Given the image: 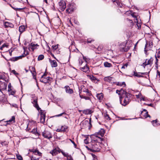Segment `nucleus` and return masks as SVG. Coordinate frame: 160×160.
Here are the masks:
<instances>
[{"instance_id":"26","label":"nucleus","mask_w":160,"mask_h":160,"mask_svg":"<svg viewBox=\"0 0 160 160\" xmlns=\"http://www.w3.org/2000/svg\"><path fill=\"white\" fill-rule=\"evenodd\" d=\"M31 152H32L33 153H35V154H38L39 156L40 155V153L37 150L34 149V150H31Z\"/></svg>"},{"instance_id":"19","label":"nucleus","mask_w":160,"mask_h":160,"mask_svg":"<svg viewBox=\"0 0 160 160\" xmlns=\"http://www.w3.org/2000/svg\"><path fill=\"white\" fill-rule=\"evenodd\" d=\"M74 9V8L73 7V6L72 5H70L68 7V8L67 9H66L67 12H68L69 13H70L71 12L73 11Z\"/></svg>"},{"instance_id":"59","label":"nucleus","mask_w":160,"mask_h":160,"mask_svg":"<svg viewBox=\"0 0 160 160\" xmlns=\"http://www.w3.org/2000/svg\"><path fill=\"white\" fill-rule=\"evenodd\" d=\"M31 160H39V158H35L32 157L31 158Z\"/></svg>"},{"instance_id":"2","label":"nucleus","mask_w":160,"mask_h":160,"mask_svg":"<svg viewBox=\"0 0 160 160\" xmlns=\"http://www.w3.org/2000/svg\"><path fill=\"white\" fill-rule=\"evenodd\" d=\"M125 97L124 98V99L123 100V102H122V98L120 97V101L121 104L123 106H125L127 104H128L131 101L130 99L131 94L129 93L125 92Z\"/></svg>"},{"instance_id":"47","label":"nucleus","mask_w":160,"mask_h":160,"mask_svg":"<svg viewBox=\"0 0 160 160\" xmlns=\"http://www.w3.org/2000/svg\"><path fill=\"white\" fill-rule=\"evenodd\" d=\"M78 61L80 65H81L83 63V61L81 58H79L78 59Z\"/></svg>"},{"instance_id":"43","label":"nucleus","mask_w":160,"mask_h":160,"mask_svg":"<svg viewBox=\"0 0 160 160\" xmlns=\"http://www.w3.org/2000/svg\"><path fill=\"white\" fill-rule=\"evenodd\" d=\"M94 41L93 39H91V38H88L87 39V42L88 43H91Z\"/></svg>"},{"instance_id":"12","label":"nucleus","mask_w":160,"mask_h":160,"mask_svg":"<svg viewBox=\"0 0 160 160\" xmlns=\"http://www.w3.org/2000/svg\"><path fill=\"white\" fill-rule=\"evenodd\" d=\"M29 69L31 73L33 76V78L35 79H36V72L35 71V68L34 67H30Z\"/></svg>"},{"instance_id":"30","label":"nucleus","mask_w":160,"mask_h":160,"mask_svg":"<svg viewBox=\"0 0 160 160\" xmlns=\"http://www.w3.org/2000/svg\"><path fill=\"white\" fill-rule=\"evenodd\" d=\"M31 46H32V49L33 50H34L35 48V47L37 46L39 47V45H38L37 44H35L34 43H32L31 44Z\"/></svg>"},{"instance_id":"60","label":"nucleus","mask_w":160,"mask_h":160,"mask_svg":"<svg viewBox=\"0 0 160 160\" xmlns=\"http://www.w3.org/2000/svg\"><path fill=\"white\" fill-rule=\"evenodd\" d=\"M157 76H159L160 78V72L158 70L157 71Z\"/></svg>"},{"instance_id":"1","label":"nucleus","mask_w":160,"mask_h":160,"mask_svg":"<svg viewBox=\"0 0 160 160\" xmlns=\"http://www.w3.org/2000/svg\"><path fill=\"white\" fill-rule=\"evenodd\" d=\"M101 141H99L98 139L93 138L91 142L89 145V148L88 146H86V148L88 150L92 152H99L100 150L101 147L100 143Z\"/></svg>"},{"instance_id":"41","label":"nucleus","mask_w":160,"mask_h":160,"mask_svg":"<svg viewBox=\"0 0 160 160\" xmlns=\"http://www.w3.org/2000/svg\"><path fill=\"white\" fill-rule=\"evenodd\" d=\"M104 117L105 118L107 119L110 120L111 118L109 116V115L107 113H105L104 115Z\"/></svg>"},{"instance_id":"15","label":"nucleus","mask_w":160,"mask_h":160,"mask_svg":"<svg viewBox=\"0 0 160 160\" xmlns=\"http://www.w3.org/2000/svg\"><path fill=\"white\" fill-rule=\"evenodd\" d=\"M65 88L66 93L69 94H72L73 93V90L72 89L70 88L69 86H65Z\"/></svg>"},{"instance_id":"29","label":"nucleus","mask_w":160,"mask_h":160,"mask_svg":"<svg viewBox=\"0 0 160 160\" xmlns=\"http://www.w3.org/2000/svg\"><path fill=\"white\" fill-rule=\"evenodd\" d=\"M83 90L84 92H87V95L90 96L91 95V93L89 92V91L88 89L84 88L83 89Z\"/></svg>"},{"instance_id":"3","label":"nucleus","mask_w":160,"mask_h":160,"mask_svg":"<svg viewBox=\"0 0 160 160\" xmlns=\"http://www.w3.org/2000/svg\"><path fill=\"white\" fill-rule=\"evenodd\" d=\"M105 132V131L103 129L101 128L99 132L95 133L94 134L92 135V136L94 137V138L98 139L99 141H101L102 138L101 137L99 136V135L101 137H102L103 136Z\"/></svg>"},{"instance_id":"61","label":"nucleus","mask_w":160,"mask_h":160,"mask_svg":"<svg viewBox=\"0 0 160 160\" xmlns=\"http://www.w3.org/2000/svg\"><path fill=\"white\" fill-rule=\"evenodd\" d=\"M10 92L11 94L12 95H14L15 93V92L14 91H12V90Z\"/></svg>"},{"instance_id":"25","label":"nucleus","mask_w":160,"mask_h":160,"mask_svg":"<svg viewBox=\"0 0 160 160\" xmlns=\"http://www.w3.org/2000/svg\"><path fill=\"white\" fill-rule=\"evenodd\" d=\"M104 65L105 67H110L112 66V64L110 63H108V62H105L104 63Z\"/></svg>"},{"instance_id":"64","label":"nucleus","mask_w":160,"mask_h":160,"mask_svg":"<svg viewBox=\"0 0 160 160\" xmlns=\"http://www.w3.org/2000/svg\"><path fill=\"white\" fill-rule=\"evenodd\" d=\"M44 58V56L43 55H41V60H42Z\"/></svg>"},{"instance_id":"23","label":"nucleus","mask_w":160,"mask_h":160,"mask_svg":"<svg viewBox=\"0 0 160 160\" xmlns=\"http://www.w3.org/2000/svg\"><path fill=\"white\" fill-rule=\"evenodd\" d=\"M25 27L24 26H21L19 27V30L20 32L22 33L25 31Z\"/></svg>"},{"instance_id":"10","label":"nucleus","mask_w":160,"mask_h":160,"mask_svg":"<svg viewBox=\"0 0 160 160\" xmlns=\"http://www.w3.org/2000/svg\"><path fill=\"white\" fill-rule=\"evenodd\" d=\"M88 78L90 79L92 82L97 83L99 81V80L97 79L96 77H94L92 75H88L87 76Z\"/></svg>"},{"instance_id":"11","label":"nucleus","mask_w":160,"mask_h":160,"mask_svg":"<svg viewBox=\"0 0 160 160\" xmlns=\"http://www.w3.org/2000/svg\"><path fill=\"white\" fill-rule=\"evenodd\" d=\"M7 84L4 82H0V91L5 90L7 89Z\"/></svg>"},{"instance_id":"39","label":"nucleus","mask_w":160,"mask_h":160,"mask_svg":"<svg viewBox=\"0 0 160 160\" xmlns=\"http://www.w3.org/2000/svg\"><path fill=\"white\" fill-rule=\"evenodd\" d=\"M91 155L93 157L92 160H98L96 156L92 153L91 154Z\"/></svg>"},{"instance_id":"55","label":"nucleus","mask_w":160,"mask_h":160,"mask_svg":"<svg viewBox=\"0 0 160 160\" xmlns=\"http://www.w3.org/2000/svg\"><path fill=\"white\" fill-rule=\"evenodd\" d=\"M128 66V64H125L124 65L122 66L121 68L122 69V68H127Z\"/></svg>"},{"instance_id":"14","label":"nucleus","mask_w":160,"mask_h":160,"mask_svg":"<svg viewBox=\"0 0 160 160\" xmlns=\"http://www.w3.org/2000/svg\"><path fill=\"white\" fill-rule=\"evenodd\" d=\"M148 45L150 47V48H152L153 46L152 42H146V44L145 46V47L144 48V50L145 53L146 54V52H147V50L146 49V47Z\"/></svg>"},{"instance_id":"17","label":"nucleus","mask_w":160,"mask_h":160,"mask_svg":"<svg viewBox=\"0 0 160 160\" xmlns=\"http://www.w3.org/2000/svg\"><path fill=\"white\" fill-rule=\"evenodd\" d=\"M92 112H93L89 109L84 110L83 111V113L86 115L90 114Z\"/></svg>"},{"instance_id":"38","label":"nucleus","mask_w":160,"mask_h":160,"mask_svg":"<svg viewBox=\"0 0 160 160\" xmlns=\"http://www.w3.org/2000/svg\"><path fill=\"white\" fill-rule=\"evenodd\" d=\"M152 124L154 126H156L157 125V121L156 120H154L152 122Z\"/></svg>"},{"instance_id":"33","label":"nucleus","mask_w":160,"mask_h":160,"mask_svg":"<svg viewBox=\"0 0 160 160\" xmlns=\"http://www.w3.org/2000/svg\"><path fill=\"white\" fill-rule=\"evenodd\" d=\"M117 85L120 86H123L124 87H125L126 86V84L124 82H118Z\"/></svg>"},{"instance_id":"20","label":"nucleus","mask_w":160,"mask_h":160,"mask_svg":"<svg viewBox=\"0 0 160 160\" xmlns=\"http://www.w3.org/2000/svg\"><path fill=\"white\" fill-rule=\"evenodd\" d=\"M4 25L5 27L13 28L14 25L12 23L8 22H5Z\"/></svg>"},{"instance_id":"8","label":"nucleus","mask_w":160,"mask_h":160,"mask_svg":"<svg viewBox=\"0 0 160 160\" xmlns=\"http://www.w3.org/2000/svg\"><path fill=\"white\" fill-rule=\"evenodd\" d=\"M60 9L62 11H64L66 8V3L63 0L61 1L59 3Z\"/></svg>"},{"instance_id":"54","label":"nucleus","mask_w":160,"mask_h":160,"mask_svg":"<svg viewBox=\"0 0 160 160\" xmlns=\"http://www.w3.org/2000/svg\"><path fill=\"white\" fill-rule=\"evenodd\" d=\"M83 98H84V99H85V100H90V98L89 97H83Z\"/></svg>"},{"instance_id":"34","label":"nucleus","mask_w":160,"mask_h":160,"mask_svg":"<svg viewBox=\"0 0 160 160\" xmlns=\"http://www.w3.org/2000/svg\"><path fill=\"white\" fill-rule=\"evenodd\" d=\"M61 128L62 129L63 131H66L68 128V127L64 125L61 126Z\"/></svg>"},{"instance_id":"9","label":"nucleus","mask_w":160,"mask_h":160,"mask_svg":"<svg viewBox=\"0 0 160 160\" xmlns=\"http://www.w3.org/2000/svg\"><path fill=\"white\" fill-rule=\"evenodd\" d=\"M41 123H44L45 121L46 112L41 109Z\"/></svg>"},{"instance_id":"32","label":"nucleus","mask_w":160,"mask_h":160,"mask_svg":"<svg viewBox=\"0 0 160 160\" xmlns=\"http://www.w3.org/2000/svg\"><path fill=\"white\" fill-rule=\"evenodd\" d=\"M60 152H61V153L62 154L64 157H66L67 158V157L68 156L69 154L67 152H64L63 151H61V150Z\"/></svg>"},{"instance_id":"4","label":"nucleus","mask_w":160,"mask_h":160,"mask_svg":"<svg viewBox=\"0 0 160 160\" xmlns=\"http://www.w3.org/2000/svg\"><path fill=\"white\" fill-rule=\"evenodd\" d=\"M52 80V78L47 76L46 72H45L41 77V82L45 83H50Z\"/></svg>"},{"instance_id":"57","label":"nucleus","mask_w":160,"mask_h":160,"mask_svg":"<svg viewBox=\"0 0 160 160\" xmlns=\"http://www.w3.org/2000/svg\"><path fill=\"white\" fill-rule=\"evenodd\" d=\"M56 131L57 132H61L62 131V129L61 128V129L58 128L57 129Z\"/></svg>"},{"instance_id":"36","label":"nucleus","mask_w":160,"mask_h":160,"mask_svg":"<svg viewBox=\"0 0 160 160\" xmlns=\"http://www.w3.org/2000/svg\"><path fill=\"white\" fill-rule=\"evenodd\" d=\"M82 69L83 70V72H86L88 70L89 68L87 66H85L82 68Z\"/></svg>"},{"instance_id":"46","label":"nucleus","mask_w":160,"mask_h":160,"mask_svg":"<svg viewBox=\"0 0 160 160\" xmlns=\"http://www.w3.org/2000/svg\"><path fill=\"white\" fill-rule=\"evenodd\" d=\"M135 96L137 98H140L142 96V94L140 92H139L138 95H136Z\"/></svg>"},{"instance_id":"7","label":"nucleus","mask_w":160,"mask_h":160,"mask_svg":"<svg viewBox=\"0 0 160 160\" xmlns=\"http://www.w3.org/2000/svg\"><path fill=\"white\" fill-rule=\"evenodd\" d=\"M60 151L61 150L59 148H55L53 150L51 151L50 152V153H51L52 156H55L58 154V153H60Z\"/></svg>"},{"instance_id":"37","label":"nucleus","mask_w":160,"mask_h":160,"mask_svg":"<svg viewBox=\"0 0 160 160\" xmlns=\"http://www.w3.org/2000/svg\"><path fill=\"white\" fill-rule=\"evenodd\" d=\"M66 113L65 112H63L60 114H58V115H56L55 116H54L53 117H60V116H62V115H66Z\"/></svg>"},{"instance_id":"44","label":"nucleus","mask_w":160,"mask_h":160,"mask_svg":"<svg viewBox=\"0 0 160 160\" xmlns=\"http://www.w3.org/2000/svg\"><path fill=\"white\" fill-rule=\"evenodd\" d=\"M8 142L7 141H4L1 142L2 146H6L8 145Z\"/></svg>"},{"instance_id":"62","label":"nucleus","mask_w":160,"mask_h":160,"mask_svg":"<svg viewBox=\"0 0 160 160\" xmlns=\"http://www.w3.org/2000/svg\"><path fill=\"white\" fill-rule=\"evenodd\" d=\"M140 101H145V99L144 98L142 97H140Z\"/></svg>"},{"instance_id":"21","label":"nucleus","mask_w":160,"mask_h":160,"mask_svg":"<svg viewBox=\"0 0 160 160\" xmlns=\"http://www.w3.org/2000/svg\"><path fill=\"white\" fill-rule=\"evenodd\" d=\"M112 78L110 76H108L105 77L104 78V80L105 81L108 82H111L112 81Z\"/></svg>"},{"instance_id":"58","label":"nucleus","mask_w":160,"mask_h":160,"mask_svg":"<svg viewBox=\"0 0 160 160\" xmlns=\"http://www.w3.org/2000/svg\"><path fill=\"white\" fill-rule=\"evenodd\" d=\"M157 56L158 58H160V51L158 52H157Z\"/></svg>"},{"instance_id":"52","label":"nucleus","mask_w":160,"mask_h":160,"mask_svg":"<svg viewBox=\"0 0 160 160\" xmlns=\"http://www.w3.org/2000/svg\"><path fill=\"white\" fill-rule=\"evenodd\" d=\"M102 48V47L101 46H98L97 48V49L98 51H101Z\"/></svg>"},{"instance_id":"28","label":"nucleus","mask_w":160,"mask_h":160,"mask_svg":"<svg viewBox=\"0 0 160 160\" xmlns=\"http://www.w3.org/2000/svg\"><path fill=\"white\" fill-rule=\"evenodd\" d=\"M130 47V46L129 47L127 46V47L126 48H122V51L124 52H127L129 49Z\"/></svg>"},{"instance_id":"18","label":"nucleus","mask_w":160,"mask_h":160,"mask_svg":"<svg viewBox=\"0 0 160 160\" xmlns=\"http://www.w3.org/2000/svg\"><path fill=\"white\" fill-rule=\"evenodd\" d=\"M147 73L146 72H142V73H138L137 72H134V75L135 76L138 77H142V76L140 74H141L143 75H147Z\"/></svg>"},{"instance_id":"6","label":"nucleus","mask_w":160,"mask_h":160,"mask_svg":"<svg viewBox=\"0 0 160 160\" xmlns=\"http://www.w3.org/2000/svg\"><path fill=\"white\" fill-rule=\"evenodd\" d=\"M42 135L45 138L49 139L52 138V136L50 132L47 131H44V132H42Z\"/></svg>"},{"instance_id":"35","label":"nucleus","mask_w":160,"mask_h":160,"mask_svg":"<svg viewBox=\"0 0 160 160\" xmlns=\"http://www.w3.org/2000/svg\"><path fill=\"white\" fill-rule=\"evenodd\" d=\"M58 44H57V45H52V48L54 50V51H55L58 48Z\"/></svg>"},{"instance_id":"51","label":"nucleus","mask_w":160,"mask_h":160,"mask_svg":"<svg viewBox=\"0 0 160 160\" xmlns=\"http://www.w3.org/2000/svg\"><path fill=\"white\" fill-rule=\"evenodd\" d=\"M147 65V64L146 63V61H145V62L143 63V64L141 65V66L143 67L144 68H145V67Z\"/></svg>"},{"instance_id":"63","label":"nucleus","mask_w":160,"mask_h":160,"mask_svg":"<svg viewBox=\"0 0 160 160\" xmlns=\"http://www.w3.org/2000/svg\"><path fill=\"white\" fill-rule=\"evenodd\" d=\"M121 91H122V90L119 91L118 90H117L116 91V93H117L119 95V94H120L119 92H121Z\"/></svg>"},{"instance_id":"49","label":"nucleus","mask_w":160,"mask_h":160,"mask_svg":"<svg viewBox=\"0 0 160 160\" xmlns=\"http://www.w3.org/2000/svg\"><path fill=\"white\" fill-rule=\"evenodd\" d=\"M4 74H0V79H3L4 78Z\"/></svg>"},{"instance_id":"16","label":"nucleus","mask_w":160,"mask_h":160,"mask_svg":"<svg viewBox=\"0 0 160 160\" xmlns=\"http://www.w3.org/2000/svg\"><path fill=\"white\" fill-rule=\"evenodd\" d=\"M49 62L50 63L51 66L52 67H56L57 66V63L55 60H52L49 59Z\"/></svg>"},{"instance_id":"24","label":"nucleus","mask_w":160,"mask_h":160,"mask_svg":"<svg viewBox=\"0 0 160 160\" xmlns=\"http://www.w3.org/2000/svg\"><path fill=\"white\" fill-rule=\"evenodd\" d=\"M146 63L147 65H151L152 64V59L151 58L149 60L146 59Z\"/></svg>"},{"instance_id":"50","label":"nucleus","mask_w":160,"mask_h":160,"mask_svg":"<svg viewBox=\"0 0 160 160\" xmlns=\"http://www.w3.org/2000/svg\"><path fill=\"white\" fill-rule=\"evenodd\" d=\"M69 140L74 145V146L75 147V148H76V147L77 146V145L76 144H75V142L73 141H72V140L71 139H69Z\"/></svg>"},{"instance_id":"31","label":"nucleus","mask_w":160,"mask_h":160,"mask_svg":"<svg viewBox=\"0 0 160 160\" xmlns=\"http://www.w3.org/2000/svg\"><path fill=\"white\" fill-rule=\"evenodd\" d=\"M15 119V118L14 116H12V118L10 119L8 121H7V124H9V122H11L12 121H13L14 122V120Z\"/></svg>"},{"instance_id":"13","label":"nucleus","mask_w":160,"mask_h":160,"mask_svg":"<svg viewBox=\"0 0 160 160\" xmlns=\"http://www.w3.org/2000/svg\"><path fill=\"white\" fill-rule=\"evenodd\" d=\"M23 57V55H21L18 57H12L11 58H10L9 60L11 61L12 62H15L17 61L19 59H21L22 58V57Z\"/></svg>"},{"instance_id":"40","label":"nucleus","mask_w":160,"mask_h":160,"mask_svg":"<svg viewBox=\"0 0 160 160\" xmlns=\"http://www.w3.org/2000/svg\"><path fill=\"white\" fill-rule=\"evenodd\" d=\"M17 158V159L19 160H22V157L19 154L17 155H16Z\"/></svg>"},{"instance_id":"5","label":"nucleus","mask_w":160,"mask_h":160,"mask_svg":"<svg viewBox=\"0 0 160 160\" xmlns=\"http://www.w3.org/2000/svg\"><path fill=\"white\" fill-rule=\"evenodd\" d=\"M31 97L33 98V100L32 101V103L33 104L34 106L37 109L39 113V109L40 108L38 104L37 103V98L36 97L35 94H32L31 95Z\"/></svg>"},{"instance_id":"42","label":"nucleus","mask_w":160,"mask_h":160,"mask_svg":"<svg viewBox=\"0 0 160 160\" xmlns=\"http://www.w3.org/2000/svg\"><path fill=\"white\" fill-rule=\"evenodd\" d=\"M126 45V43H123L120 45V50L122 51V48H125Z\"/></svg>"},{"instance_id":"27","label":"nucleus","mask_w":160,"mask_h":160,"mask_svg":"<svg viewBox=\"0 0 160 160\" xmlns=\"http://www.w3.org/2000/svg\"><path fill=\"white\" fill-rule=\"evenodd\" d=\"M144 112H145V117L146 118H147L148 117H150V116L148 114V112L147 111V110L145 109H144L142 112L141 114H142Z\"/></svg>"},{"instance_id":"56","label":"nucleus","mask_w":160,"mask_h":160,"mask_svg":"<svg viewBox=\"0 0 160 160\" xmlns=\"http://www.w3.org/2000/svg\"><path fill=\"white\" fill-rule=\"evenodd\" d=\"M12 72L15 75L18 74V73L16 72V71L14 70H13L12 71Z\"/></svg>"},{"instance_id":"45","label":"nucleus","mask_w":160,"mask_h":160,"mask_svg":"<svg viewBox=\"0 0 160 160\" xmlns=\"http://www.w3.org/2000/svg\"><path fill=\"white\" fill-rule=\"evenodd\" d=\"M68 160H73L72 158L70 155H69L67 157Z\"/></svg>"},{"instance_id":"48","label":"nucleus","mask_w":160,"mask_h":160,"mask_svg":"<svg viewBox=\"0 0 160 160\" xmlns=\"http://www.w3.org/2000/svg\"><path fill=\"white\" fill-rule=\"evenodd\" d=\"M155 58H156V62H155V64L156 65H157L158 61V56H157V54L155 55Z\"/></svg>"},{"instance_id":"53","label":"nucleus","mask_w":160,"mask_h":160,"mask_svg":"<svg viewBox=\"0 0 160 160\" xmlns=\"http://www.w3.org/2000/svg\"><path fill=\"white\" fill-rule=\"evenodd\" d=\"M137 26L138 27V28L139 29L140 28H141V24H140V23H138L137 22Z\"/></svg>"},{"instance_id":"22","label":"nucleus","mask_w":160,"mask_h":160,"mask_svg":"<svg viewBox=\"0 0 160 160\" xmlns=\"http://www.w3.org/2000/svg\"><path fill=\"white\" fill-rule=\"evenodd\" d=\"M97 97L99 100L100 101H101L103 98V95L102 93L98 94L97 95Z\"/></svg>"}]
</instances>
